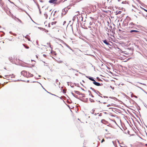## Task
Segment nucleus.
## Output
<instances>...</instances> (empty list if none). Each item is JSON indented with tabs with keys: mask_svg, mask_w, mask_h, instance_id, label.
<instances>
[{
	"mask_svg": "<svg viewBox=\"0 0 147 147\" xmlns=\"http://www.w3.org/2000/svg\"><path fill=\"white\" fill-rule=\"evenodd\" d=\"M56 23H57V22L56 21L54 22H52L51 23V24L52 25H53L54 24H55Z\"/></svg>",
	"mask_w": 147,
	"mask_h": 147,
	"instance_id": "6ab92c4d",
	"label": "nucleus"
},
{
	"mask_svg": "<svg viewBox=\"0 0 147 147\" xmlns=\"http://www.w3.org/2000/svg\"><path fill=\"white\" fill-rule=\"evenodd\" d=\"M66 23V22L65 21H64L63 22V25H64V24H65Z\"/></svg>",
	"mask_w": 147,
	"mask_h": 147,
	"instance_id": "c9c22d12",
	"label": "nucleus"
},
{
	"mask_svg": "<svg viewBox=\"0 0 147 147\" xmlns=\"http://www.w3.org/2000/svg\"><path fill=\"white\" fill-rule=\"evenodd\" d=\"M86 77L88 78L89 80L93 81V82H94L95 80L94 79V78L92 77L87 76H86Z\"/></svg>",
	"mask_w": 147,
	"mask_h": 147,
	"instance_id": "39448f33",
	"label": "nucleus"
},
{
	"mask_svg": "<svg viewBox=\"0 0 147 147\" xmlns=\"http://www.w3.org/2000/svg\"><path fill=\"white\" fill-rule=\"evenodd\" d=\"M82 95V96L83 97H84L85 96V95Z\"/></svg>",
	"mask_w": 147,
	"mask_h": 147,
	"instance_id": "774afa93",
	"label": "nucleus"
},
{
	"mask_svg": "<svg viewBox=\"0 0 147 147\" xmlns=\"http://www.w3.org/2000/svg\"><path fill=\"white\" fill-rule=\"evenodd\" d=\"M89 24L90 25H91L92 24V23H91V22H90Z\"/></svg>",
	"mask_w": 147,
	"mask_h": 147,
	"instance_id": "603ef678",
	"label": "nucleus"
},
{
	"mask_svg": "<svg viewBox=\"0 0 147 147\" xmlns=\"http://www.w3.org/2000/svg\"><path fill=\"white\" fill-rule=\"evenodd\" d=\"M43 56L45 57H46V55L45 54H43Z\"/></svg>",
	"mask_w": 147,
	"mask_h": 147,
	"instance_id": "de8ad7c7",
	"label": "nucleus"
},
{
	"mask_svg": "<svg viewBox=\"0 0 147 147\" xmlns=\"http://www.w3.org/2000/svg\"><path fill=\"white\" fill-rule=\"evenodd\" d=\"M125 1H123L122 2V4H124L125 3Z\"/></svg>",
	"mask_w": 147,
	"mask_h": 147,
	"instance_id": "a18cd8bd",
	"label": "nucleus"
},
{
	"mask_svg": "<svg viewBox=\"0 0 147 147\" xmlns=\"http://www.w3.org/2000/svg\"><path fill=\"white\" fill-rule=\"evenodd\" d=\"M77 13H78V14L77 15L75 16L73 18V21H75L76 19L77 18L78 19V18L77 17V16H78L79 15H80V12L79 11H77L76 12Z\"/></svg>",
	"mask_w": 147,
	"mask_h": 147,
	"instance_id": "7ed1b4c3",
	"label": "nucleus"
},
{
	"mask_svg": "<svg viewBox=\"0 0 147 147\" xmlns=\"http://www.w3.org/2000/svg\"><path fill=\"white\" fill-rule=\"evenodd\" d=\"M21 74L23 76L26 77L27 76V71L25 70L21 72Z\"/></svg>",
	"mask_w": 147,
	"mask_h": 147,
	"instance_id": "f257e3e1",
	"label": "nucleus"
},
{
	"mask_svg": "<svg viewBox=\"0 0 147 147\" xmlns=\"http://www.w3.org/2000/svg\"><path fill=\"white\" fill-rule=\"evenodd\" d=\"M38 8L39 9H39H40L39 5H38Z\"/></svg>",
	"mask_w": 147,
	"mask_h": 147,
	"instance_id": "bf43d9fd",
	"label": "nucleus"
},
{
	"mask_svg": "<svg viewBox=\"0 0 147 147\" xmlns=\"http://www.w3.org/2000/svg\"><path fill=\"white\" fill-rule=\"evenodd\" d=\"M66 46L68 47V48H69V49H70L71 50V51H72L73 52L74 51V50H72L71 48V47L69 46L68 45H67V44H66Z\"/></svg>",
	"mask_w": 147,
	"mask_h": 147,
	"instance_id": "ddd939ff",
	"label": "nucleus"
},
{
	"mask_svg": "<svg viewBox=\"0 0 147 147\" xmlns=\"http://www.w3.org/2000/svg\"><path fill=\"white\" fill-rule=\"evenodd\" d=\"M134 97L135 98H137L138 97L137 96H135V95H134Z\"/></svg>",
	"mask_w": 147,
	"mask_h": 147,
	"instance_id": "49530a36",
	"label": "nucleus"
},
{
	"mask_svg": "<svg viewBox=\"0 0 147 147\" xmlns=\"http://www.w3.org/2000/svg\"><path fill=\"white\" fill-rule=\"evenodd\" d=\"M80 100H81V101H82V102H87V101L88 100V98H86V100H82L81 99H80Z\"/></svg>",
	"mask_w": 147,
	"mask_h": 147,
	"instance_id": "f8f14e48",
	"label": "nucleus"
},
{
	"mask_svg": "<svg viewBox=\"0 0 147 147\" xmlns=\"http://www.w3.org/2000/svg\"><path fill=\"white\" fill-rule=\"evenodd\" d=\"M90 18L92 20H93V18L91 17H90Z\"/></svg>",
	"mask_w": 147,
	"mask_h": 147,
	"instance_id": "4d7b16f0",
	"label": "nucleus"
},
{
	"mask_svg": "<svg viewBox=\"0 0 147 147\" xmlns=\"http://www.w3.org/2000/svg\"><path fill=\"white\" fill-rule=\"evenodd\" d=\"M138 88H139L141 90H144L143 89H142V88H141V87H138Z\"/></svg>",
	"mask_w": 147,
	"mask_h": 147,
	"instance_id": "4c0bfd02",
	"label": "nucleus"
},
{
	"mask_svg": "<svg viewBox=\"0 0 147 147\" xmlns=\"http://www.w3.org/2000/svg\"><path fill=\"white\" fill-rule=\"evenodd\" d=\"M94 92H95V93H96L97 94V92L99 94H100L101 95H102V94H101L99 91H97V90H95L94 89H93V90H92Z\"/></svg>",
	"mask_w": 147,
	"mask_h": 147,
	"instance_id": "9b49d317",
	"label": "nucleus"
},
{
	"mask_svg": "<svg viewBox=\"0 0 147 147\" xmlns=\"http://www.w3.org/2000/svg\"><path fill=\"white\" fill-rule=\"evenodd\" d=\"M101 122L104 124H106L108 123V122L104 119H102L101 121Z\"/></svg>",
	"mask_w": 147,
	"mask_h": 147,
	"instance_id": "0eeeda50",
	"label": "nucleus"
},
{
	"mask_svg": "<svg viewBox=\"0 0 147 147\" xmlns=\"http://www.w3.org/2000/svg\"><path fill=\"white\" fill-rule=\"evenodd\" d=\"M57 0H50L49 2L51 3H55L56 1Z\"/></svg>",
	"mask_w": 147,
	"mask_h": 147,
	"instance_id": "6e6552de",
	"label": "nucleus"
},
{
	"mask_svg": "<svg viewBox=\"0 0 147 147\" xmlns=\"http://www.w3.org/2000/svg\"><path fill=\"white\" fill-rule=\"evenodd\" d=\"M103 42L106 45L108 46H111V45L108 42H107V41L106 39L103 40Z\"/></svg>",
	"mask_w": 147,
	"mask_h": 147,
	"instance_id": "20e7f679",
	"label": "nucleus"
},
{
	"mask_svg": "<svg viewBox=\"0 0 147 147\" xmlns=\"http://www.w3.org/2000/svg\"><path fill=\"white\" fill-rule=\"evenodd\" d=\"M28 37H29V36L28 35H26V36H25V38H27Z\"/></svg>",
	"mask_w": 147,
	"mask_h": 147,
	"instance_id": "2f4dec72",
	"label": "nucleus"
},
{
	"mask_svg": "<svg viewBox=\"0 0 147 147\" xmlns=\"http://www.w3.org/2000/svg\"><path fill=\"white\" fill-rule=\"evenodd\" d=\"M90 89H91V90H93V89H94V88H92V87H90Z\"/></svg>",
	"mask_w": 147,
	"mask_h": 147,
	"instance_id": "c03bdc74",
	"label": "nucleus"
},
{
	"mask_svg": "<svg viewBox=\"0 0 147 147\" xmlns=\"http://www.w3.org/2000/svg\"><path fill=\"white\" fill-rule=\"evenodd\" d=\"M30 74H31L30 72H28V73L27 72V75H29V76Z\"/></svg>",
	"mask_w": 147,
	"mask_h": 147,
	"instance_id": "a19ab883",
	"label": "nucleus"
},
{
	"mask_svg": "<svg viewBox=\"0 0 147 147\" xmlns=\"http://www.w3.org/2000/svg\"><path fill=\"white\" fill-rule=\"evenodd\" d=\"M44 31L46 32H48V30H46L45 29H44Z\"/></svg>",
	"mask_w": 147,
	"mask_h": 147,
	"instance_id": "393cba45",
	"label": "nucleus"
},
{
	"mask_svg": "<svg viewBox=\"0 0 147 147\" xmlns=\"http://www.w3.org/2000/svg\"><path fill=\"white\" fill-rule=\"evenodd\" d=\"M12 76L11 77V78H14L15 77V76L13 74H12Z\"/></svg>",
	"mask_w": 147,
	"mask_h": 147,
	"instance_id": "72a5a7b5",
	"label": "nucleus"
},
{
	"mask_svg": "<svg viewBox=\"0 0 147 147\" xmlns=\"http://www.w3.org/2000/svg\"><path fill=\"white\" fill-rule=\"evenodd\" d=\"M71 94L72 95L74 96L75 94H74L73 92L71 93Z\"/></svg>",
	"mask_w": 147,
	"mask_h": 147,
	"instance_id": "09e8293b",
	"label": "nucleus"
},
{
	"mask_svg": "<svg viewBox=\"0 0 147 147\" xmlns=\"http://www.w3.org/2000/svg\"><path fill=\"white\" fill-rule=\"evenodd\" d=\"M23 81L22 80H17V81Z\"/></svg>",
	"mask_w": 147,
	"mask_h": 147,
	"instance_id": "680f3d73",
	"label": "nucleus"
},
{
	"mask_svg": "<svg viewBox=\"0 0 147 147\" xmlns=\"http://www.w3.org/2000/svg\"><path fill=\"white\" fill-rule=\"evenodd\" d=\"M9 61H10L11 62H12L13 61V58L11 57H9Z\"/></svg>",
	"mask_w": 147,
	"mask_h": 147,
	"instance_id": "4468645a",
	"label": "nucleus"
},
{
	"mask_svg": "<svg viewBox=\"0 0 147 147\" xmlns=\"http://www.w3.org/2000/svg\"><path fill=\"white\" fill-rule=\"evenodd\" d=\"M62 91H63V93H65V91L63 89L62 90Z\"/></svg>",
	"mask_w": 147,
	"mask_h": 147,
	"instance_id": "ea45409f",
	"label": "nucleus"
},
{
	"mask_svg": "<svg viewBox=\"0 0 147 147\" xmlns=\"http://www.w3.org/2000/svg\"><path fill=\"white\" fill-rule=\"evenodd\" d=\"M130 25H132L133 24H133V23H131L130 24Z\"/></svg>",
	"mask_w": 147,
	"mask_h": 147,
	"instance_id": "864d4df0",
	"label": "nucleus"
},
{
	"mask_svg": "<svg viewBox=\"0 0 147 147\" xmlns=\"http://www.w3.org/2000/svg\"><path fill=\"white\" fill-rule=\"evenodd\" d=\"M58 82V80L57 79H56V83H57V84H58V83H57Z\"/></svg>",
	"mask_w": 147,
	"mask_h": 147,
	"instance_id": "c756f323",
	"label": "nucleus"
},
{
	"mask_svg": "<svg viewBox=\"0 0 147 147\" xmlns=\"http://www.w3.org/2000/svg\"><path fill=\"white\" fill-rule=\"evenodd\" d=\"M33 76V75L32 74H30L29 76V75H27V76H26V77H27V78L30 77H32Z\"/></svg>",
	"mask_w": 147,
	"mask_h": 147,
	"instance_id": "2eb2a0df",
	"label": "nucleus"
},
{
	"mask_svg": "<svg viewBox=\"0 0 147 147\" xmlns=\"http://www.w3.org/2000/svg\"><path fill=\"white\" fill-rule=\"evenodd\" d=\"M81 0H76V1L77 2H79L80 1H81Z\"/></svg>",
	"mask_w": 147,
	"mask_h": 147,
	"instance_id": "6e6d98bb",
	"label": "nucleus"
},
{
	"mask_svg": "<svg viewBox=\"0 0 147 147\" xmlns=\"http://www.w3.org/2000/svg\"><path fill=\"white\" fill-rule=\"evenodd\" d=\"M45 16V17L46 19H47L48 17V15L46 13H45L44 14Z\"/></svg>",
	"mask_w": 147,
	"mask_h": 147,
	"instance_id": "a211bd4d",
	"label": "nucleus"
},
{
	"mask_svg": "<svg viewBox=\"0 0 147 147\" xmlns=\"http://www.w3.org/2000/svg\"><path fill=\"white\" fill-rule=\"evenodd\" d=\"M74 97H75L76 98H77V99H79V100L80 99H79V98H78V96L77 95H76L74 94Z\"/></svg>",
	"mask_w": 147,
	"mask_h": 147,
	"instance_id": "aec40b11",
	"label": "nucleus"
},
{
	"mask_svg": "<svg viewBox=\"0 0 147 147\" xmlns=\"http://www.w3.org/2000/svg\"><path fill=\"white\" fill-rule=\"evenodd\" d=\"M79 73L80 74H82V75H85V74H82V73H80V72H79Z\"/></svg>",
	"mask_w": 147,
	"mask_h": 147,
	"instance_id": "0e129e2a",
	"label": "nucleus"
},
{
	"mask_svg": "<svg viewBox=\"0 0 147 147\" xmlns=\"http://www.w3.org/2000/svg\"><path fill=\"white\" fill-rule=\"evenodd\" d=\"M74 84L75 85V86H78V84H77L76 83H74Z\"/></svg>",
	"mask_w": 147,
	"mask_h": 147,
	"instance_id": "b1692460",
	"label": "nucleus"
},
{
	"mask_svg": "<svg viewBox=\"0 0 147 147\" xmlns=\"http://www.w3.org/2000/svg\"><path fill=\"white\" fill-rule=\"evenodd\" d=\"M43 87V89H44L45 90V91H47L48 93H50V94H52V95H55V96H56L55 95H54V94H51V93H50V92H48V91H47V90H45V88H44L43 87Z\"/></svg>",
	"mask_w": 147,
	"mask_h": 147,
	"instance_id": "4be33fe9",
	"label": "nucleus"
},
{
	"mask_svg": "<svg viewBox=\"0 0 147 147\" xmlns=\"http://www.w3.org/2000/svg\"><path fill=\"white\" fill-rule=\"evenodd\" d=\"M93 83L97 86H101L103 85L102 84H100L99 82H96L95 80L93 82Z\"/></svg>",
	"mask_w": 147,
	"mask_h": 147,
	"instance_id": "f03ea898",
	"label": "nucleus"
},
{
	"mask_svg": "<svg viewBox=\"0 0 147 147\" xmlns=\"http://www.w3.org/2000/svg\"><path fill=\"white\" fill-rule=\"evenodd\" d=\"M130 33H137L139 32V31L135 30H131L129 31Z\"/></svg>",
	"mask_w": 147,
	"mask_h": 147,
	"instance_id": "1a4fd4ad",
	"label": "nucleus"
},
{
	"mask_svg": "<svg viewBox=\"0 0 147 147\" xmlns=\"http://www.w3.org/2000/svg\"><path fill=\"white\" fill-rule=\"evenodd\" d=\"M104 12L106 13H107L108 12L107 11H104Z\"/></svg>",
	"mask_w": 147,
	"mask_h": 147,
	"instance_id": "3c124183",
	"label": "nucleus"
},
{
	"mask_svg": "<svg viewBox=\"0 0 147 147\" xmlns=\"http://www.w3.org/2000/svg\"><path fill=\"white\" fill-rule=\"evenodd\" d=\"M95 102L94 100H93V99H92L90 101V102Z\"/></svg>",
	"mask_w": 147,
	"mask_h": 147,
	"instance_id": "5701e85b",
	"label": "nucleus"
},
{
	"mask_svg": "<svg viewBox=\"0 0 147 147\" xmlns=\"http://www.w3.org/2000/svg\"><path fill=\"white\" fill-rule=\"evenodd\" d=\"M134 95H133V94H131V97H133L134 96Z\"/></svg>",
	"mask_w": 147,
	"mask_h": 147,
	"instance_id": "37998d69",
	"label": "nucleus"
},
{
	"mask_svg": "<svg viewBox=\"0 0 147 147\" xmlns=\"http://www.w3.org/2000/svg\"><path fill=\"white\" fill-rule=\"evenodd\" d=\"M68 11V9L67 8H65L64 9H63L62 10V11L63 12L64 11L65 12V13L64 14V15H65Z\"/></svg>",
	"mask_w": 147,
	"mask_h": 147,
	"instance_id": "9d476101",
	"label": "nucleus"
},
{
	"mask_svg": "<svg viewBox=\"0 0 147 147\" xmlns=\"http://www.w3.org/2000/svg\"><path fill=\"white\" fill-rule=\"evenodd\" d=\"M112 142H113V145H114L115 146V143H114V141H113Z\"/></svg>",
	"mask_w": 147,
	"mask_h": 147,
	"instance_id": "58836bf2",
	"label": "nucleus"
},
{
	"mask_svg": "<svg viewBox=\"0 0 147 147\" xmlns=\"http://www.w3.org/2000/svg\"><path fill=\"white\" fill-rule=\"evenodd\" d=\"M103 97L105 98H108V96H103Z\"/></svg>",
	"mask_w": 147,
	"mask_h": 147,
	"instance_id": "e433bc0d",
	"label": "nucleus"
},
{
	"mask_svg": "<svg viewBox=\"0 0 147 147\" xmlns=\"http://www.w3.org/2000/svg\"><path fill=\"white\" fill-rule=\"evenodd\" d=\"M71 69L72 70H75V69H73V68H71Z\"/></svg>",
	"mask_w": 147,
	"mask_h": 147,
	"instance_id": "e2e57ef3",
	"label": "nucleus"
},
{
	"mask_svg": "<svg viewBox=\"0 0 147 147\" xmlns=\"http://www.w3.org/2000/svg\"><path fill=\"white\" fill-rule=\"evenodd\" d=\"M27 39L28 40V41H30V38H28V37L27 38Z\"/></svg>",
	"mask_w": 147,
	"mask_h": 147,
	"instance_id": "c85d7f7f",
	"label": "nucleus"
},
{
	"mask_svg": "<svg viewBox=\"0 0 147 147\" xmlns=\"http://www.w3.org/2000/svg\"><path fill=\"white\" fill-rule=\"evenodd\" d=\"M18 21L21 23H22V21L19 19H18Z\"/></svg>",
	"mask_w": 147,
	"mask_h": 147,
	"instance_id": "7c9ffc66",
	"label": "nucleus"
},
{
	"mask_svg": "<svg viewBox=\"0 0 147 147\" xmlns=\"http://www.w3.org/2000/svg\"><path fill=\"white\" fill-rule=\"evenodd\" d=\"M88 92H89V93L90 94L89 95H90V94H91V91L89 90H88Z\"/></svg>",
	"mask_w": 147,
	"mask_h": 147,
	"instance_id": "473e14b6",
	"label": "nucleus"
},
{
	"mask_svg": "<svg viewBox=\"0 0 147 147\" xmlns=\"http://www.w3.org/2000/svg\"><path fill=\"white\" fill-rule=\"evenodd\" d=\"M90 95L92 97H94V96L93 95H92V94H90Z\"/></svg>",
	"mask_w": 147,
	"mask_h": 147,
	"instance_id": "8fccbe9b",
	"label": "nucleus"
},
{
	"mask_svg": "<svg viewBox=\"0 0 147 147\" xmlns=\"http://www.w3.org/2000/svg\"><path fill=\"white\" fill-rule=\"evenodd\" d=\"M56 12H57V11H54V14H53V15H54V16L55 15V13H56Z\"/></svg>",
	"mask_w": 147,
	"mask_h": 147,
	"instance_id": "5fc2aeb1",
	"label": "nucleus"
},
{
	"mask_svg": "<svg viewBox=\"0 0 147 147\" xmlns=\"http://www.w3.org/2000/svg\"><path fill=\"white\" fill-rule=\"evenodd\" d=\"M121 11H117L116 12V13L115 14L116 15H117L118 14H120L121 13Z\"/></svg>",
	"mask_w": 147,
	"mask_h": 147,
	"instance_id": "dca6fc26",
	"label": "nucleus"
},
{
	"mask_svg": "<svg viewBox=\"0 0 147 147\" xmlns=\"http://www.w3.org/2000/svg\"><path fill=\"white\" fill-rule=\"evenodd\" d=\"M39 13L40 14H41V11H40V9H39Z\"/></svg>",
	"mask_w": 147,
	"mask_h": 147,
	"instance_id": "79ce46f5",
	"label": "nucleus"
},
{
	"mask_svg": "<svg viewBox=\"0 0 147 147\" xmlns=\"http://www.w3.org/2000/svg\"><path fill=\"white\" fill-rule=\"evenodd\" d=\"M8 1H9L11 3H13V2H11L9 0H8Z\"/></svg>",
	"mask_w": 147,
	"mask_h": 147,
	"instance_id": "69168bd1",
	"label": "nucleus"
},
{
	"mask_svg": "<svg viewBox=\"0 0 147 147\" xmlns=\"http://www.w3.org/2000/svg\"><path fill=\"white\" fill-rule=\"evenodd\" d=\"M81 18V16H80L79 17V19H78V20H80V19Z\"/></svg>",
	"mask_w": 147,
	"mask_h": 147,
	"instance_id": "052dcab7",
	"label": "nucleus"
},
{
	"mask_svg": "<svg viewBox=\"0 0 147 147\" xmlns=\"http://www.w3.org/2000/svg\"><path fill=\"white\" fill-rule=\"evenodd\" d=\"M96 79H98V81H102V80H101V79H100L99 77H97L96 78Z\"/></svg>",
	"mask_w": 147,
	"mask_h": 147,
	"instance_id": "412c9836",
	"label": "nucleus"
},
{
	"mask_svg": "<svg viewBox=\"0 0 147 147\" xmlns=\"http://www.w3.org/2000/svg\"><path fill=\"white\" fill-rule=\"evenodd\" d=\"M110 87L113 90H114V87H113L112 86H110Z\"/></svg>",
	"mask_w": 147,
	"mask_h": 147,
	"instance_id": "cd10ccee",
	"label": "nucleus"
},
{
	"mask_svg": "<svg viewBox=\"0 0 147 147\" xmlns=\"http://www.w3.org/2000/svg\"><path fill=\"white\" fill-rule=\"evenodd\" d=\"M142 9H143L145 11L147 12V9H145L143 8H142Z\"/></svg>",
	"mask_w": 147,
	"mask_h": 147,
	"instance_id": "a878e982",
	"label": "nucleus"
},
{
	"mask_svg": "<svg viewBox=\"0 0 147 147\" xmlns=\"http://www.w3.org/2000/svg\"><path fill=\"white\" fill-rule=\"evenodd\" d=\"M23 45L25 47V48L26 49H28L29 48V47L28 46H26L24 44H23Z\"/></svg>",
	"mask_w": 147,
	"mask_h": 147,
	"instance_id": "f3484780",
	"label": "nucleus"
},
{
	"mask_svg": "<svg viewBox=\"0 0 147 147\" xmlns=\"http://www.w3.org/2000/svg\"><path fill=\"white\" fill-rule=\"evenodd\" d=\"M74 92L76 94L78 95H84V94L81 93L79 91H74Z\"/></svg>",
	"mask_w": 147,
	"mask_h": 147,
	"instance_id": "423d86ee",
	"label": "nucleus"
},
{
	"mask_svg": "<svg viewBox=\"0 0 147 147\" xmlns=\"http://www.w3.org/2000/svg\"><path fill=\"white\" fill-rule=\"evenodd\" d=\"M105 141V140H104V139H102V140H101V143H102L103 142H104Z\"/></svg>",
	"mask_w": 147,
	"mask_h": 147,
	"instance_id": "bb28decb",
	"label": "nucleus"
},
{
	"mask_svg": "<svg viewBox=\"0 0 147 147\" xmlns=\"http://www.w3.org/2000/svg\"><path fill=\"white\" fill-rule=\"evenodd\" d=\"M48 27H50V24L49 23L48 24Z\"/></svg>",
	"mask_w": 147,
	"mask_h": 147,
	"instance_id": "338daca9",
	"label": "nucleus"
},
{
	"mask_svg": "<svg viewBox=\"0 0 147 147\" xmlns=\"http://www.w3.org/2000/svg\"><path fill=\"white\" fill-rule=\"evenodd\" d=\"M110 106H111L109 104V105H107V107H109Z\"/></svg>",
	"mask_w": 147,
	"mask_h": 147,
	"instance_id": "13d9d810",
	"label": "nucleus"
},
{
	"mask_svg": "<svg viewBox=\"0 0 147 147\" xmlns=\"http://www.w3.org/2000/svg\"><path fill=\"white\" fill-rule=\"evenodd\" d=\"M81 21H83V17L82 16V15H81Z\"/></svg>",
	"mask_w": 147,
	"mask_h": 147,
	"instance_id": "f704fd0d",
	"label": "nucleus"
}]
</instances>
